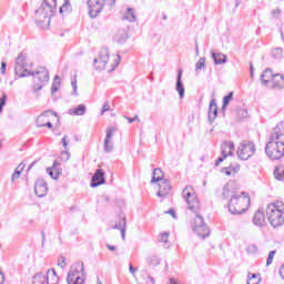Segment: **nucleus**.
<instances>
[{
    "instance_id": "1",
    "label": "nucleus",
    "mask_w": 284,
    "mask_h": 284,
    "mask_svg": "<svg viewBox=\"0 0 284 284\" xmlns=\"http://www.w3.org/2000/svg\"><path fill=\"white\" fill-rule=\"evenodd\" d=\"M28 65H32V63L28 62V54L20 53L16 59L14 72L18 79H23V77H33V90L34 92H39L43 90V83H48L50 81V73L45 68H40L36 72H30L28 70Z\"/></svg>"
},
{
    "instance_id": "2",
    "label": "nucleus",
    "mask_w": 284,
    "mask_h": 284,
    "mask_svg": "<svg viewBox=\"0 0 284 284\" xmlns=\"http://www.w3.org/2000/svg\"><path fill=\"white\" fill-rule=\"evenodd\" d=\"M284 122H280L268 136L265 154L271 161H281L284 156Z\"/></svg>"
},
{
    "instance_id": "3",
    "label": "nucleus",
    "mask_w": 284,
    "mask_h": 284,
    "mask_svg": "<svg viewBox=\"0 0 284 284\" xmlns=\"http://www.w3.org/2000/svg\"><path fill=\"white\" fill-rule=\"evenodd\" d=\"M40 7L36 10V23L41 26L45 23L50 26L52 17H54V10H57V0H37Z\"/></svg>"
},
{
    "instance_id": "4",
    "label": "nucleus",
    "mask_w": 284,
    "mask_h": 284,
    "mask_svg": "<svg viewBox=\"0 0 284 284\" xmlns=\"http://www.w3.org/2000/svg\"><path fill=\"white\" fill-rule=\"evenodd\" d=\"M119 63H121V55L115 54L110 58V51L108 49H103L100 55L93 61L95 70H106V72H114Z\"/></svg>"
},
{
    "instance_id": "5",
    "label": "nucleus",
    "mask_w": 284,
    "mask_h": 284,
    "mask_svg": "<svg viewBox=\"0 0 284 284\" xmlns=\"http://www.w3.org/2000/svg\"><path fill=\"white\" fill-rule=\"evenodd\" d=\"M284 204L281 201L271 203L266 207V219L272 227H281L284 223Z\"/></svg>"
},
{
    "instance_id": "6",
    "label": "nucleus",
    "mask_w": 284,
    "mask_h": 284,
    "mask_svg": "<svg viewBox=\"0 0 284 284\" xmlns=\"http://www.w3.org/2000/svg\"><path fill=\"white\" fill-rule=\"evenodd\" d=\"M250 194L241 191L240 194L233 195L229 202V212L232 214H243V212H247L250 207Z\"/></svg>"
},
{
    "instance_id": "7",
    "label": "nucleus",
    "mask_w": 284,
    "mask_h": 284,
    "mask_svg": "<svg viewBox=\"0 0 284 284\" xmlns=\"http://www.w3.org/2000/svg\"><path fill=\"white\" fill-rule=\"evenodd\" d=\"M182 199H184L187 210L193 212V214H199L201 210V202L199 197H196V192H194V187L187 185L182 191Z\"/></svg>"
},
{
    "instance_id": "8",
    "label": "nucleus",
    "mask_w": 284,
    "mask_h": 284,
    "mask_svg": "<svg viewBox=\"0 0 284 284\" xmlns=\"http://www.w3.org/2000/svg\"><path fill=\"white\" fill-rule=\"evenodd\" d=\"M261 81L263 85H271L275 90H283L284 88V75L281 73H272V70L266 69L262 75Z\"/></svg>"
},
{
    "instance_id": "9",
    "label": "nucleus",
    "mask_w": 284,
    "mask_h": 284,
    "mask_svg": "<svg viewBox=\"0 0 284 284\" xmlns=\"http://www.w3.org/2000/svg\"><path fill=\"white\" fill-rule=\"evenodd\" d=\"M89 14L92 19L99 17L103 12V8L112 10L116 6V0H88Z\"/></svg>"
},
{
    "instance_id": "10",
    "label": "nucleus",
    "mask_w": 284,
    "mask_h": 284,
    "mask_svg": "<svg viewBox=\"0 0 284 284\" xmlns=\"http://www.w3.org/2000/svg\"><path fill=\"white\" fill-rule=\"evenodd\" d=\"M256 152V146L253 142L244 141L240 144L237 149V156L241 161H247V159H252L254 153Z\"/></svg>"
},
{
    "instance_id": "11",
    "label": "nucleus",
    "mask_w": 284,
    "mask_h": 284,
    "mask_svg": "<svg viewBox=\"0 0 284 284\" xmlns=\"http://www.w3.org/2000/svg\"><path fill=\"white\" fill-rule=\"evenodd\" d=\"M193 231L201 239H207V236H210V227H207V225H205L203 217L201 215H199V213H195V217H194V222H193Z\"/></svg>"
},
{
    "instance_id": "12",
    "label": "nucleus",
    "mask_w": 284,
    "mask_h": 284,
    "mask_svg": "<svg viewBox=\"0 0 284 284\" xmlns=\"http://www.w3.org/2000/svg\"><path fill=\"white\" fill-rule=\"evenodd\" d=\"M50 116H57V113H54L52 110L44 111L37 118L36 125L38 128L47 126L49 130H52V122H50Z\"/></svg>"
},
{
    "instance_id": "13",
    "label": "nucleus",
    "mask_w": 284,
    "mask_h": 284,
    "mask_svg": "<svg viewBox=\"0 0 284 284\" xmlns=\"http://www.w3.org/2000/svg\"><path fill=\"white\" fill-rule=\"evenodd\" d=\"M155 185L158 186L156 196L159 199L164 201V199L170 196V193L172 192V184L170 183V180L166 179L164 181L158 182Z\"/></svg>"
},
{
    "instance_id": "14",
    "label": "nucleus",
    "mask_w": 284,
    "mask_h": 284,
    "mask_svg": "<svg viewBox=\"0 0 284 284\" xmlns=\"http://www.w3.org/2000/svg\"><path fill=\"white\" fill-rule=\"evenodd\" d=\"M67 278H79V281L85 278V266H83V263L77 262L71 265Z\"/></svg>"
},
{
    "instance_id": "15",
    "label": "nucleus",
    "mask_w": 284,
    "mask_h": 284,
    "mask_svg": "<svg viewBox=\"0 0 284 284\" xmlns=\"http://www.w3.org/2000/svg\"><path fill=\"white\" fill-rule=\"evenodd\" d=\"M242 191H239V184L234 181H230L223 187L222 196L223 199H234Z\"/></svg>"
},
{
    "instance_id": "16",
    "label": "nucleus",
    "mask_w": 284,
    "mask_h": 284,
    "mask_svg": "<svg viewBox=\"0 0 284 284\" xmlns=\"http://www.w3.org/2000/svg\"><path fill=\"white\" fill-rule=\"evenodd\" d=\"M114 132H116V129L114 128H109L106 130V135L104 139V152H113L114 150V142L112 141L113 136H114Z\"/></svg>"
},
{
    "instance_id": "17",
    "label": "nucleus",
    "mask_w": 284,
    "mask_h": 284,
    "mask_svg": "<svg viewBox=\"0 0 284 284\" xmlns=\"http://www.w3.org/2000/svg\"><path fill=\"white\" fill-rule=\"evenodd\" d=\"M91 181V187H99V185H103V183H105V172H103V169H98Z\"/></svg>"
},
{
    "instance_id": "18",
    "label": "nucleus",
    "mask_w": 284,
    "mask_h": 284,
    "mask_svg": "<svg viewBox=\"0 0 284 284\" xmlns=\"http://www.w3.org/2000/svg\"><path fill=\"white\" fill-rule=\"evenodd\" d=\"M34 192L40 199L48 194V183L45 182V180L38 179L36 181Z\"/></svg>"
},
{
    "instance_id": "19",
    "label": "nucleus",
    "mask_w": 284,
    "mask_h": 284,
    "mask_svg": "<svg viewBox=\"0 0 284 284\" xmlns=\"http://www.w3.org/2000/svg\"><path fill=\"white\" fill-rule=\"evenodd\" d=\"M252 223L255 225V227H265V225H267L265 213H263L261 210H257L253 215Z\"/></svg>"
},
{
    "instance_id": "20",
    "label": "nucleus",
    "mask_w": 284,
    "mask_h": 284,
    "mask_svg": "<svg viewBox=\"0 0 284 284\" xmlns=\"http://www.w3.org/2000/svg\"><path fill=\"white\" fill-rule=\"evenodd\" d=\"M181 79H183V70L179 69L175 90H176L180 99H183V97H185V87L183 85V81Z\"/></svg>"
},
{
    "instance_id": "21",
    "label": "nucleus",
    "mask_w": 284,
    "mask_h": 284,
    "mask_svg": "<svg viewBox=\"0 0 284 284\" xmlns=\"http://www.w3.org/2000/svg\"><path fill=\"white\" fill-rule=\"evenodd\" d=\"M219 116V106L216 105V100H212L209 105V121L214 122Z\"/></svg>"
},
{
    "instance_id": "22",
    "label": "nucleus",
    "mask_w": 284,
    "mask_h": 284,
    "mask_svg": "<svg viewBox=\"0 0 284 284\" xmlns=\"http://www.w3.org/2000/svg\"><path fill=\"white\" fill-rule=\"evenodd\" d=\"M165 173L161 169H154L152 173L151 184L156 185V183H161V181H166Z\"/></svg>"
},
{
    "instance_id": "23",
    "label": "nucleus",
    "mask_w": 284,
    "mask_h": 284,
    "mask_svg": "<svg viewBox=\"0 0 284 284\" xmlns=\"http://www.w3.org/2000/svg\"><path fill=\"white\" fill-rule=\"evenodd\" d=\"M221 150H222V156H224V159H227V156H232V154H234L233 142H224L221 146Z\"/></svg>"
},
{
    "instance_id": "24",
    "label": "nucleus",
    "mask_w": 284,
    "mask_h": 284,
    "mask_svg": "<svg viewBox=\"0 0 284 284\" xmlns=\"http://www.w3.org/2000/svg\"><path fill=\"white\" fill-rule=\"evenodd\" d=\"M128 41V30L125 29H119L114 37L115 43H125Z\"/></svg>"
},
{
    "instance_id": "25",
    "label": "nucleus",
    "mask_w": 284,
    "mask_h": 284,
    "mask_svg": "<svg viewBox=\"0 0 284 284\" xmlns=\"http://www.w3.org/2000/svg\"><path fill=\"white\" fill-rule=\"evenodd\" d=\"M47 284H59V275H57V271L54 268L47 271Z\"/></svg>"
},
{
    "instance_id": "26",
    "label": "nucleus",
    "mask_w": 284,
    "mask_h": 284,
    "mask_svg": "<svg viewBox=\"0 0 284 284\" xmlns=\"http://www.w3.org/2000/svg\"><path fill=\"white\" fill-rule=\"evenodd\" d=\"M125 217L119 220V223L112 226V230H120L123 241H125Z\"/></svg>"
},
{
    "instance_id": "27",
    "label": "nucleus",
    "mask_w": 284,
    "mask_h": 284,
    "mask_svg": "<svg viewBox=\"0 0 284 284\" xmlns=\"http://www.w3.org/2000/svg\"><path fill=\"white\" fill-rule=\"evenodd\" d=\"M122 19L124 21H129L130 23H134V21H136V13L132 8H128Z\"/></svg>"
},
{
    "instance_id": "28",
    "label": "nucleus",
    "mask_w": 284,
    "mask_h": 284,
    "mask_svg": "<svg viewBox=\"0 0 284 284\" xmlns=\"http://www.w3.org/2000/svg\"><path fill=\"white\" fill-rule=\"evenodd\" d=\"M24 169H26V164H23V163H20L16 168V170L11 176V183H14V181H19V179H21V173L23 172Z\"/></svg>"
},
{
    "instance_id": "29",
    "label": "nucleus",
    "mask_w": 284,
    "mask_h": 284,
    "mask_svg": "<svg viewBox=\"0 0 284 284\" xmlns=\"http://www.w3.org/2000/svg\"><path fill=\"white\" fill-rule=\"evenodd\" d=\"M213 61L215 65H221L223 63H226L227 61V55L223 53H212Z\"/></svg>"
},
{
    "instance_id": "30",
    "label": "nucleus",
    "mask_w": 284,
    "mask_h": 284,
    "mask_svg": "<svg viewBox=\"0 0 284 284\" xmlns=\"http://www.w3.org/2000/svg\"><path fill=\"white\" fill-rule=\"evenodd\" d=\"M87 111L88 108H85L84 104H79L77 108L70 110L69 113L74 114L75 116H83Z\"/></svg>"
},
{
    "instance_id": "31",
    "label": "nucleus",
    "mask_w": 284,
    "mask_h": 284,
    "mask_svg": "<svg viewBox=\"0 0 284 284\" xmlns=\"http://www.w3.org/2000/svg\"><path fill=\"white\" fill-rule=\"evenodd\" d=\"M47 276L45 274L43 273H37L34 276H33V284H47Z\"/></svg>"
},
{
    "instance_id": "32",
    "label": "nucleus",
    "mask_w": 284,
    "mask_h": 284,
    "mask_svg": "<svg viewBox=\"0 0 284 284\" xmlns=\"http://www.w3.org/2000/svg\"><path fill=\"white\" fill-rule=\"evenodd\" d=\"M274 176L277 181H283L284 180V166L283 165H280V166L275 168Z\"/></svg>"
},
{
    "instance_id": "33",
    "label": "nucleus",
    "mask_w": 284,
    "mask_h": 284,
    "mask_svg": "<svg viewBox=\"0 0 284 284\" xmlns=\"http://www.w3.org/2000/svg\"><path fill=\"white\" fill-rule=\"evenodd\" d=\"M59 88H61V78H59V75H55L51 88V94L59 92Z\"/></svg>"
},
{
    "instance_id": "34",
    "label": "nucleus",
    "mask_w": 284,
    "mask_h": 284,
    "mask_svg": "<svg viewBox=\"0 0 284 284\" xmlns=\"http://www.w3.org/2000/svg\"><path fill=\"white\" fill-rule=\"evenodd\" d=\"M72 11V4H70V0H64L62 8H60V14H63V12H71Z\"/></svg>"
},
{
    "instance_id": "35",
    "label": "nucleus",
    "mask_w": 284,
    "mask_h": 284,
    "mask_svg": "<svg viewBox=\"0 0 284 284\" xmlns=\"http://www.w3.org/2000/svg\"><path fill=\"white\" fill-rule=\"evenodd\" d=\"M261 283V275L260 274H252L248 275L247 284H258Z\"/></svg>"
},
{
    "instance_id": "36",
    "label": "nucleus",
    "mask_w": 284,
    "mask_h": 284,
    "mask_svg": "<svg viewBox=\"0 0 284 284\" xmlns=\"http://www.w3.org/2000/svg\"><path fill=\"white\" fill-rule=\"evenodd\" d=\"M67 283L68 284H84L85 283V277H67Z\"/></svg>"
},
{
    "instance_id": "37",
    "label": "nucleus",
    "mask_w": 284,
    "mask_h": 284,
    "mask_svg": "<svg viewBox=\"0 0 284 284\" xmlns=\"http://www.w3.org/2000/svg\"><path fill=\"white\" fill-rule=\"evenodd\" d=\"M233 97H234V92H230L227 95L224 97L222 110H225L227 105H230V102L232 101Z\"/></svg>"
},
{
    "instance_id": "38",
    "label": "nucleus",
    "mask_w": 284,
    "mask_h": 284,
    "mask_svg": "<svg viewBox=\"0 0 284 284\" xmlns=\"http://www.w3.org/2000/svg\"><path fill=\"white\" fill-rule=\"evenodd\" d=\"M273 59H283V48H275L272 51Z\"/></svg>"
},
{
    "instance_id": "39",
    "label": "nucleus",
    "mask_w": 284,
    "mask_h": 284,
    "mask_svg": "<svg viewBox=\"0 0 284 284\" xmlns=\"http://www.w3.org/2000/svg\"><path fill=\"white\" fill-rule=\"evenodd\" d=\"M205 68V58H200L195 64V72H201Z\"/></svg>"
},
{
    "instance_id": "40",
    "label": "nucleus",
    "mask_w": 284,
    "mask_h": 284,
    "mask_svg": "<svg viewBox=\"0 0 284 284\" xmlns=\"http://www.w3.org/2000/svg\"><path fill=\"white\" fill-rule=\"evenodd\" d=\"M71 87H72V92H71V94H72V97H79V87H78V84H77V78H74L72 81H71Z\"/></svg>"
},
{
    "instance_id": "41",
    "label": "nucleus",
    "mask_w": 284,
    "mask_h": 284,
    "mask_svg": "<svg viewBox=\"0 0 284 284\" xmlns=\"http://www.w3.org/2000/svg\"><path fill=\"white\" fill-rule=\"evenodd\" d=\"M54 170H57L54 168V165L52 168H48L47 169V174H49V176H51V179L57 180V179H59V173H54Z\"/></svg>"
},
{
    "instance_id": "42",
    "label": "nucleus",
    "mask_w": 284,
    "mask_h": 284,
    "mask_svg": "<svg viewBox=\"0 0 284 284\" xmlns=\"http://www.w3.org/2000/svg\"><path fill=\"white\" fill-rule=\"evenodd\" d=\"M274 256H276V251H271L268 253V257L266 258V266L270 267L274 261Z\"/></svg>"
},
{
    "instance_id": "43",
    "label": "nucleus",
    "mask_w": 284,
    "mask_h": 284,
    "mask_svg": "<svg viewBox=\"0 0 284 284\" xmlns=\"http://www.w3.org/2000/svg\"><path fill=\"white\" fill-rule=\"evenodd\" d=\"M170 241V232H163L160 235V243H168Z\"/></svg>"
},
{
    "instance_id": "44",
    "label": "nucleus",
    "mask_w": 284,
    "mask_h": 284,
    "mask_svg": "<svg viewBox=\"0 0 284 284\" xmlns=\"http://www.w3.org/2000/svg\"><path fill=\"white\" fill-rule=\"evenodd\" d=\"M281 13H282L281 9H273L271 11L273 19H281Z\"/></svg>"
},
{
    "instance_id": "45",
    "label": "nucleus",
    "mask_w": 284,
    "mask_h": 284,
    "mask_svg": "<svg viewBox=\"0 0 284 284\" xmlns=\"http://www.w3.org/2000/svg\"><path fill=\"white\" fill-rule=\"evenodd\" d=\"M105 112H110V103L105 102L102 106L101 114H105Z\"/></svg>"
},
{
    "instance_id": "46",
    "label": "nucleus",
    "mask_w": 284,
    "mask_h": 284,
    "mask_svg": "<svg viewBox=\"0 0 284 284\" xmlns=\"http://www.w3.org/2000/svg\"><path fill=\"white\" fill-rule=\"evenodd\" d=\"M164 214H170L172 219L176 220V211H174V209H170L169 211H165Z\"/></svg>"
},
{
    "instance_id": "47",
    "label": "nucleus",
    "mask_w": 284,
    "mask_h": 284,
    "mask_svg": "<svg viewBox=\"0 0 284 284\" xmlns=\"http://www.w3.org/2000/svg\"><path fill=\"white\" fill-rule=\"evenodd\" d=\"M223 172L224 174H226V176H232V174H234V172L232 171V166L224 169Z\"/></svg>"
},
{
    "instance_id": "48",
    "label": "nucleus",
    "mask_w": 284,
    "mask_h": 284,
    "mask_svg": "<svg viewBox=\"0 0 284 284\" xmlns=\"http://www.w3.org/2000/svg\"><path fill=\"white\" fill-rule=\"evenodd\" d=\"M58 265H59V267H65V257H60L59 260H58Z\"/></svg>"
},
{
    "instance_id": "49",
    "label": "nucleus",
    "mask_w": 284,
    "mask_h": 284,
    "mask_svg": "<svg viewBox=\"0 0 284 284\" xmlns=\"http://www.w3.org/2000/svg\"><path fill=\"white\" fill-rule=\"evenodd\" d=\"M68 135H64L63 138H62V145H63V148L64 149H68Z\"/></svg>"
},
{
    "instance_id": "50",
    "label": "nucleus",
    "mask_w": 284,
    "mask_h": 284,
    "mask_svg": "<svg viewBox=\"0 0 284 284\" xmlns=\"http://www.w3.org/2000/svg\"><path fill=\"white\" fill-rule=\"evenodd\" d=\"M7 63L6 62H1V68H0V72L2 73V74H6V68H7Z\"/></svg>"
},
{
    "instance_id": "51",
    "label": "nucleus",
    "mask_w": 284,
    "mask_h": 284,
    "mask_svg": "<svg viewBox=\"0 0 284 284\" xmlns=\"http://www.w3.org/2000/svg\"><path fill=\"white\" fill-rule=\"evenodd\" d=\"M129 272H130V274H132L134 276V274H136V268L134 266H132V264H130Z\"/></svg>"
},
{
    "instance_id": "52",
    "label": "nucleus",
    "mask_w": 284,
    "mask_h": 284,
    "mask_svg": "<svg viewBox=\"0 0 284 284\" xmlns=\"http://www.w3.org/2000/svg\"><path fill=\"white\" fill-rule=\"evenodd\" d=\"M239 170H241V166H239V165L231 166V172H233V174H236L239 172Z\"/></svg>"
},
{
    "instance_id": "53",
    "label": "nucleus",
    "mask_w": 284,
    "mask_h": 284,
    "mask_svg": "<svg viewBox=\"0 0 284 284\" xmlns=\"http://www.w3.org/2000/svg\"><path fill=\"white\" fill-rule=\"evenodd\" d=\"M223 161H225V155L219 158L217 161L215 162V165H221V163H223Z\"/></svg>"
},
{
    "instance_id": "54",
    "label": "nucleus",
    "mask_w": 284,
    "mask_h": 284,
    "mask_svg": "<svg viewBox=\"0 0 284 284\" xmlns=\"http://www.w3.org/2000/svg\"><path fill=\"white\" fill-rule=\"evenodd\" d=\"M129 123H134V121H139V115H135L134 118H126Z\"/></svg>"
},
{
    "instance_id": "55",
    "label": "nucleus",
    "mask_w": 284,
    "mask_h": 284,
    "mask_svg": "<svg viewBox=\"0 0 284 284\" xmlns=\"http://www.w3.org/2000/svg\"><path fill=\"white\" fill-rule=\"evenodd\" d=\"M6 283V276L3 275V273L0 271V284Z\"/></svg>"
},
{
    "instance_id": "56",
    "label": "nucleus",
    "mask_w": 284,
    "mask_h": 284,
    "mask_svg": "<svg viewBox=\"0 0 284 284\" xmlns=\"http://www.w3.org/2000/svg\"><path fill=\"white\" fill-rule=\"evenodd\" d=\"M6 95L0 99V106L3 108L6 105Z\"/></svg>"
},
{
    "instance_id": "57",
    "label": "nucleus",
    "mask_w": 284,
    "mask_h": 284,
    "mask_svg": "<svg viewBox=\"0 0 284 284\" xmlns=\"http://www.w3.org/2000/svg\"><path fill=\"white\" fill-rule=\"evenodd\" d=\"M108 250H110L111 252H114L116 250V246H112L110 244H106Z\"/></svg>"
},
{
    "instance_id": "58",
    "label": "nucleus",
    "mask_w": 284,
    "mask_h": 284,
    "mask_svg": "<svg viewBox=\"0 0 284 284\" xmlns=\"http://www.w3.org/2000/svg\"><path fill=\"white\" fill-rule=\"evenodd\" d=\"M169 283H170V284H179V281H176L175 278L171 277V278L169 280Z\"/></svg>"
},
{
    "instance_id": "59",
    "label": "nucleus",
    "mask_w": 284,
    "mask_h": 284,
    "mask_svg": "<svg viewBox=\"0 0 284 284\" xmlns=\"http://www.w3.org/2000/svg\"><path fill=\"white\" fill-rule=\"evenodd\" d=\"M280 274H281V276H282V278H283V281H284V265H282V267H281V270H280Z\"/></svg>"
},
{
    "instance_id": "60",
    "label": "nucleus",
    "mask_w": 284,
    "mask_h": 284,
    "mask_svg": "<svg viewBox=\"0 0 284 284\" xmlns=\"http://www.w3.org/2000/svg\"><path fill=\"white\" fill-rule=\"evenodd\" d=\"M195 54L199 57V43H195Z\"/></svg>"
},
{
    "instance_id": "61",
    "label": "nucleus",
    "mask_w": 284,
    "mask_h": 284,
    "mask_svg": "<svg viewBox=\"0 0 284 284\" xmlns=\"http://www.w3.org/2000/svg\"><path fill=\"white\" fill-rule=\"evenodd\" d=\"M251 77H254V67L251 64Z\"/></svg>"
},
{
    "instance_id": "62",
    "label": "nucleus",
    "mask_w": 284,
    "mask_h": 284,
    "mask_svg": "<svg viewBox=\"0 0 284 284\" xmlns=\"http://www.w3.org/2000/svg\"><path fill=\"white\" fill-rule=\"evenodd\" d=\"M239 6H241V1L236 0L235 1V8H239Z\"/></svg>"
},
{
    "instance_id": "63",
    "label": "nucleus",
    "mask_w": 284,
    "mask_h": 284,
    "mask_svg": "<svg viewBox=\"0 0 284 284\" xmlns=\"http://www.w3.org/2000/svg\"><path fill=\"white\" fill-rule=\"evenodd\" d=\"M64 154L67 155V159H70V153L68 151H65Z\"/></svg>"
},
{
    "instance_id": "64",
    "label": "nucleus",
    "mask_w": 284,
    "mask_h": 284,
    "mask_svg": "<svg viewBox=\"0 0 284 284\" xmlns=\"http://www.w3.org/2000/svg\"><path fill=\"white\" fill-rule=\"evenodd\" d=\"M149 278H150L151 283H154V278L153 277H149Z\"/></svg>"
}]
</instances>
